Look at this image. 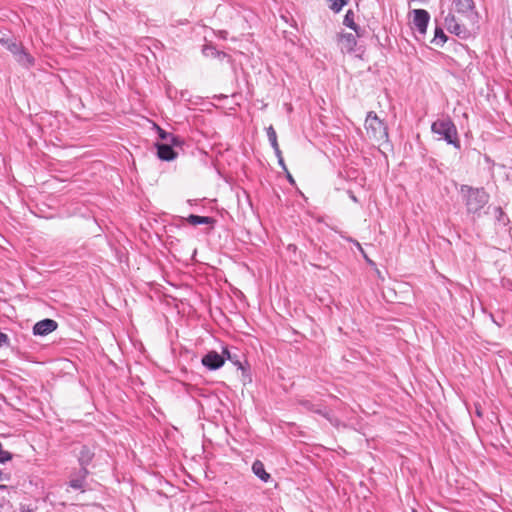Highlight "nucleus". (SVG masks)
<instances>
[{"mask_svg": "<svg viewBox=\"0 0 512 512\" xmlns=\"http://www.w3.org/2000/svg\"><path fill=\"white\" fill-rule=\"evenodd\" d=\"M286 172H287V179H288V181L293 184L294 183V179H293L292 175L288 171H286Z\"/></svg>", "mask_w": 512, "mask_h": 512, "instance_id": "obj_29", "label": "nucleus"}, {"mask_svg": "<svg viewBox=\"0 0 512 512\" xmlns=\"http://www.w3.org/2000/svg\"><path fill=\"white\" fill-rule=\"evenodd\" d=\"M461 193L464 196L467 212L474 215H480L481 210L489 201V195L483 188L462 185Z\"/></svg>", "mask_w": 512, "mask_h": 512, "instance_id": "obj_2", "label": "nucleus"}, {"mask_svg": "<svg viewBox=\"0 0 512 512\" xmlns=\"http://www.w3.org/2000/svg\"><path fill=\"white\" fill-rule=\"evenodd\" d=\"M3 488H5V486L4 485H0V489H3Z\"/></svg>", "mask_w": 512, "mask_h": 512, "instance_id": "obj_34", "label": "nucleus"}, {"mask_svg": "<svg viewBox=\"0 0 512 512\" xmlns=\"http://www.w3.org/2000/svg\"><path fill=\"white\" fill-rule=\"evenodd\" d=\"M86 477H83V472L81 470L79 471V477L75 479H71L69 481V486L72 487L75 490L83 489L84 487V480Z\"/></svg>", "mask_w": 512, "mask_h": 512, "instance_id": "obj_17", "label": "nucleus"}, {"mask_svg": "<svg viewBox=\"0 0 512 512\" xmlns=\"http://www.w3.org/2000/svg\"><path fill=\"white\" fill-rule=\"evenodd\" d=\"M202 52L206 57H218L220 55L225 56V53L217 51L216 48L211 45L204 46Z\"/></svg>", "mask_w": 512, "mask_h": 512, "instance_id": "obj_18", "label": "nucleus"}, {"mask_svg": "<svg viewBox=\"0 0 512 512\" xmlns=\"http://www.w3.org/2000/svg\"><path fill=\"white\" fill-rule=\"evenodd\" d=\"M278 163H279V165H280V166H281L285 171H287V168H286V165H285V163H284V159H283V157H280V159H278Z\"/></svg>", "mask_w": 512, "mask_h": 512, "instance_id": "obj_28", "label": "nucleus"}, {"mask_svg": "<svg viewBox=\"0 0 512 512\" xmlns=\"http://www.w3.org/2000/svg\"><path fill=\"white\" fill-rule=\"evenodd\" d=\"M351 29L355 31V33L358 37L363 36L364 30L361 29L357 24H356V28H351Z\"/></svg>", "mask_w": 512, "mask_h": 512, "instance_id": "obj_25", "label": "nucleus"}, {"mask_svg": "<svg viewBox=\"0 0 512 512\" xmlns=\"http://www.w3.org/2000/svg\"><path fill=\"white\" fill-rule=\"evenodd\" d=\"M329 1V8L333 10L334 12H339L347 3L349 0H328Z\"/></svg>", "mask_w": 512, "mask_h": 512, "instance_id": "obj_19", "label": "nucleus"}, {"mask_svg": "<svg viewBox=\"0 0 512 512\" xmlns=\"http://www.w3.org/2000/svg\"><path fill=\"white\" fill-rule=\"evenodd\" d=\"M5 46L7 50L13 54V56H16L21 51V49L24 48L21 43H18L12 39H10L8 42H5Z\"/></svg>", "mask_w": 512, "mask_h": 512, "instance_id": "obj_16", "label": "nucleus"}, {"mask_svg": "<svg viewBox=\"0 0 512 512\" xmlns=\"http://www.w3.org/2000/svg\"><path fill=\"white\" fill-rule=\"evenodd\" d=\"M169 136H171L170 134L166 133L164 130H161L160 129V137L164 140H166Z\"/></svg>", "mask_w": 512, "mask_h": 512, "instance_id": "obj_27", "label": "nucleus"}, {"mask_svg": "<svg viewBox=\"0 0 512 512\" xmlns=\"http://www.w3.org/2000/svg\"><path fill=\"white\" fill-rule=\"evenodd\" d=\"M223 353L227 356L229 361H231L238 368L243 369L242 363L238 360L237 355L231 354L227 349H224Z\"/></svg>", "mask_w": 512, "mask_h": 512, "instance_id": "obj_22", "label": "nucleus"}, {"mask_svg": "<svg viewBox=\"0 0 512 512\" xmlns=\"http://www.w3.org/2000/svg\"><path fill=\"white\" fill-rule=\"evenodd\" d=\"M201 362L209 370H217L224 365L225 359L218 352L209 351L203 356Z\"/></svg>", "mask_w": 512, "mask_h": 512, "instance_id": "obj_7", "label": "nucleus"}, {"mask_svg": "<svg viewBox=\"0 0 512 512\" xmlns=\"http://www.w3.org/2000/svg\"><path fill=\"white\" fill-rule=\"evenodd\" d=\"M414 18H413V25L417 29V31L424 35L426 34L427 27L430 20L429 13L424 9H415L413 11Z\"/></svg>", "mask_w": 512, "mask_h": 512, "instance_id": "obj_5", "label": "nucleus"}, {"mask_svg": "<svg viewBox=\"0 0 512 512\" xmlns=\"http://www.w3.org/2000/svg\"><path fill=\"white\" fill-rule=\"evenodd\" d=\"M431 131L440 136V139L445 140L448 144L460 149V141L455 124L449 117L437 119L431 125Z\"/></svg>", "mask_w": 512, "mask_h": 512, "instance_id": "obj_3", "label": "nucleus"}, {"mask_svg": "<svg viewBox=\"0 0 512 512\" xmlns=\"http://www.w3.org/2000/svg\"><path fill=\"white\" fill-rule=\"evenodd\" d=\"M10 39L6 38L3 33L0 32V42L5 45V42H8Z\"/></svg>", "mask_w": 512, "mask_h": 512, "instance_id": "obj_26", "label": "nucleus"}, {"mask_svg": "<svg viewBox=\"0 0 512 512\" xmlns=\"http://www.w3.org/2000/svg\"><path fill=\"white\" fill-rule=\"evenodd\" d=\"M252 471L263 482H267L270 479V474L265 471L263 463L259 460L253 463Z\"/></svg>", "mask_w": 512, "mask_h": 512, "instance_id": "obj_14", "label": "nucleus"}, {"mask_svg": "<svg viewBox=\"0 0 512 512\" xmlns=\"http://www.w3.org/2000/svg\"><path fill=\"white\" fill-rule=\"evenodd\" d=\"M12 459V454L8 450H0V463H5Z\"/></svg>", "mask_w": 512, "mask_h": 512, "instance_id": "obj_23", "label": "nucleus"}, {"mask_svg": "<svg viewBox=\"0 0 512 512\" xmlns=\"http://www.w3.org/2000/svg\"><path fill=\"white\" fill-rule=\"evenodd\" d=\"M452 10L445 17L446 29L461 39H466L470 35L466 23L463 20L469 21L471 24L475 23L477 12L473 0H453Z\"/></svg>", "mask_w": 512, "mask_h": 512, "instance_id": "obj_1", "label": "nucleus"}, {"mask_svg": "<svg viewBox=\"0 0 512 512\" xmlns=\"http://www.w3.org/2000/svg\"><path fill=\"white\" fill-rule=\"evenodd\" d=\"M299 405L302 406L305 410L307 411H312V412H315V413H318V414H321L323 415L324 417H326L333 425H337V420H332L330 417H329V414L327 412H324L320 409V407H318L317 405L313 404L310 400H300L299 401Z\"/></svg>", "mask_w": 512, "mask_h": 512, "instance_id": "obj_10", "label": "nucleus"}, {"mask_svg": "<svg viewBox=\"0 0 512 512\" xmlns=\"http://www.w3.org/2000/svg\"><path fill=\"white\" fill-rule=\"evenodd\" d=\"M274 152H275V154H276V156H277V158H278V159H280V157H282V153H281V150H280V148H279V147H278V151H277V150H274Z\"/></svg>", "mask_w": 512, "mask_h": 512, "instance_id": "obj_30", "label": "nucleus"}, {"mask_svg": "<svg viewBox=\"0 0 512 512\" xmlns=\"http://www.w3.org/2000/svg\"><path fill=\"white\" fill-rule=\"evenodd\" d=\"M9 338L7 334L0 331V347H2L5 344H8Z\"/></svg>", "mask_w": 512, "mask_h": 512, "instance_id": "obj_24", "label": "nucleus"}, {"mask_svg": "<svg viewBox=\"0 0 512 512\" xmlns=\"http://www.w3.org/2000/svg\"><path fill=\"white\" fill-rule=\"evenodd\" d=\"M21 512H32L30 509L22 510Z\"/></svg>", "mask_w": 512, "mask_h": 512, "instance_id": "obj_32", "label": "nucleus"}, {"mask_svg": "<svg viewBox=\"0 0 512 512\" xmlns=\"http://www.w3.org/2000/svg\"><path fill=\"white\" fill-rule=\"evenodd\" d=\"M446 40H447V37H446L444 31L442 30V28L437 27L435 29V36H434V40L433 41L436 44H440V43L446 42Z\"/></svg>", "mask_w": 512, "mask_h": 512, "instance_id": "obj_21", "label": "nucleus"}, {"mask_svg": "<svg viewBox=\"0 0 512 512\" xmlns=\"http://www.w3.org/2000/svg\"><path fill=\"white\" fill-rule=\"evenodd\" d=\"M340 41L348 52H353L357 44L355 36L351 33L341 34Z\"/></svg>", "mask_w": 512, "mask_h": 512, "instance_id": "obj_13", "label": "nucleus"}, {"mask_svg": "<svg viewBox=\"0 0 512 512\" xmlns=\"http://www.w3.org/2000/svg\"><path fill=\"white\" fill-rule=\"evenodd\" d=\"M17 63L24 68H30L35 64V58L27 52L25 48L21 49V51L14 56Z\"/></svg>", "mask_w": 512, "mask_h": 512, "instance_id": "obj_8", "label": "nucleus"}, {"mask_svg": "<svg viewBox=\"0 0 512 512\" xmlns=\"http://www.w3.org/2000/svg\"><path fill=\"white\" fill-rule=\"evenodd\" d=\"M157 154L161 160L171 161L176 157V153L169 144H156Z\"/></svg>", "mask_w": 512, "mask_h": 512, "instance_id": "obj_9", "label": "nucleus"}, {"mask_svg": "<svg viewBox=\"0 0 512 512\" xmlns=\"http://www.w3.org/2000/svg\"><path fill=\"white\" fill-rule=\"evenodd\" d=\"M186 221L193 226L204 224L213 226L216 222V220L213 217L199 216L194 214L189 215L186 218Z\"/></svg>", "mask_w": 512, "mask_h": 512, "instance_id": "obj_11", "label": "nucleus"}, {"mask_svg": "<svg viewBox=\"0 0 512 512\" xmlns=\"http://www.w3.org/2000/svg\"><path fill=\"white\" fill-rule=\"evenodd\" d=\"M94 454L92 453V450H81V453L79 455V463L81 465V472H83V477H87L88 470L86 466L91 462Z\"/></svg>", "mask_w": 512, "mask_h": 512, "instance_id": "obj_12", "label": "nucleus"}, {"mask_svg": "<svg viewBox=\"0 0 512 512\" xmlns=\"http://www.w3.org/2000/svg\"><path fill=\"white\" fill-rule=\"evenodd\" d=\"M365 129L369 138L376 142L388 140L387 126L374 111L368 112L365 119Z\"/></svg>", "mask_w": 512, "mask_h": 512, "instance_id": "obj_4", "label": "nucleus"}, {"mask_svg": "<svg viewBox=\"0 0 512 512\" xmlns=\"http://www.w3.org/2000/svg\"><path fill=\"white\" fill-rule=\"evenodd\" d=\"M354 16V12L352 10H348L344 16L343 24L349 28H356Z\"/></svg>", "mask_w": 512, "mask_h": 512, "instance_id": "obj_20", "label": "nucleus"}, {"mask_svg": "<svg viewBox=\"0 0 512 512\" xmlns=\"http://www.w3.org/2000/svg\"><path fill=\"white\" fill-rule=\"evenodd\" d=\"M355 202L357 201L356 197L355 196H352L351 197Z\"/></svg>", "mask_w": 512, "mask_h": 512, "instance_id": "obj_33", "label": "nucleus"}, {"mask_svg": "<svg viewBox=\"0 0 512 512\" xmlns=\"http://www.w3.org/2000/svg\"><path fill=\"white\" fill-rule=\"evenodd\" d=\"M266 132H267L268 140H269L273 150H277L278 151L279 145H278V141H277V134H276V131L273 128V126H269L266 129Z\"/></svg>", "mask_w": 512, "mask_h": 512, "instance_id": "obj_15", "label": "nucleus"}, {"mask_svg": "<svg viewBox=\"0 0 512 512\" xmlns=\"http://www.w3.org/2000/svg\"><path fill=\"white\" fill-rule=\"evenodd\" d=\"M356 245H357L358 249L361 251V253L364 255V257L367 259V256L365 255L360 243L356 242Z\"/></svg>", "mask_w": 512, "mask_h": 512, "instance_id": "obj_31", "label": "nucleus"}, {"mask_svg": "<svg viewBox=\"0 0 512 512\" xmlns=\"http://www.w3.org/2000/svg\"><path fill=\"white\" fill-rule=\"evenodd\" d=\"M0 448H2V444L0 443Z\"/></svg>", "mask_w": 512, "mask_h": 512, "instance_id": "obj_35", "label": "nucleus"}, {"mask_svg": "<svg viewBox=\"0 0 512 512\" xmlns=\"http://www.w3.org/2000/svg\"><path fill=\"white\" fill-rule=\"evenodd\" d=\"M57 327L58 323L55 320L46 318L35 323L33 334L36 336H46L55 331Z\"/></svg>", "mask_w": 512, "mask_h": 512, "instance_id": "obj_6", "label": "nucleus"}]
</instances>
